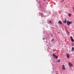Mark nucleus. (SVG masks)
Listing matches in <instances>:
<instances>
[{
	"label": "nucleus",
	"mask_w": 74,
	"mask_h": 74,
	"mask_svg": "<svg viewBox=\"0 0 74 74\" xmlns=\"http://www.w3.org/2000/svg\"><path fill=\"white\" fill-rule=\"evenodd\" d=\"M68 26H69V25H70L71 23H72V22L71 21H67L66 22Z\"/></svg>",
	"instance_id": "obj_1"
},
{
	"label": "nucleus",
	"mask_w": 74,
	"mask_h": 74,
	"mask_svg": "<svg viewBox=\"0 0 74 74\" xmlns=\"http://www.w3.org/2000/svg\"><path fill=\"white\" fill-rule=\"evenodd\" d=\"M53 57H54V58H56V59H58V56H56V55H55V54L53 53Z\"/></svg>",
	"instance_id": "obj_2"
},
{
	"label": "nucleus",
	"mask_w": 74,
	"mask_h": 74,
	"mask_svg": "<svg viewBox=\"0 0 74 74\" xmlns=\"http://www.w3.org/2000/svg\"><path fill=\"white\" fill-rule=\"evenodd\" d=\"M62 69H63L64 70L66 68H65V66H64V65L63 64L62 66Z\"/></svg>",
	"instance_id": "obj_3"
},
{
	"label": "nucleus",
	"mask_w": 74,
	"mask_h": 74,
	"mask_svg": "<svg viewBox=\"0 0 74 74\" xmlns=\"http://www.w3.org/2000/svg\"><path fill=\"white\" fill-rule=\"evenodd\" d=\"M68 64L70 67H73V64H72L70 62H69Z\"/></svg>",
	"instance_id": "obj_4"
},
{
	"label": "nucleus",
	"mask_w": 74,
	"mask_h": 74,
	"mask_svg": "<svg viewBox=\"0 0 74 74\" xmlns=\"http://www.w3.org/2000/svg\"><path fill=\"white\" fill-rule=\"evenodd\" d=\"M70 38L71 39V41H72V42H74V39L73 38V37H72V36L70 37Z\"/></svg>",
	"instance_id": "obj_5"
},
{
	"label": "nucleus",
	"mask_w": 74,
	"mask_h": 74,
	"mask_svg": "<svg viewBox=\"0 0 74 74\" xmlns=\"http://www.w3.org/2000/svg\"><path fill=\"white\" fill-rule=\"evenodd\" d=\"M65 21H63V22L64 23H66V22H67V19H66V18H65Z\"/></svg>",
	"instance_id": "obj_6"
},
{
	"label": "nucleus",
	"mask_w": 74,
	"mask_h": 74,
	"mask_svg": "<svg viewBox=\"0 0 74 74\" xmlns=\"http://www.w3.org/2000/svg\"><path fill=\"white\" fill-rule=\"evenodd\" d=\"M58 23L59 24H60L61 25L62 24V21H59L58 22Z\"/></svg>",
	"instance_id": "obj_7"
},
{
	"label": "nucleus",
	"mask_w": 74,
	"mask_h": 74,
	"mask_svg": "<svg viewBox=\"0 0 74 74\" xmlns=\"http://www.w3.org/2000/svg\"><path fill=\"white\" fill-rule=\"evenodd\" d=\"M66 55L67 56V58H69V54H66Z\"/></svg>",
	"instance_id": "obj_8"
},
{
	"label": "nucleus",
	"mask_w": 74,
	"mask_h": 74,
	"mask_svg": "<svg viewBox=\"0 0 74 74\" xmlns=\"http://www.w3.org/2000/svg\"><path fill=\"white\" fill-rule=\"evenodd\" d=\"M74 50V47H73L72 48V51L73 52V51Z\"/></svg>",
	"instance_id": "obj_9"
},
{
	"label": "nucleus",
	"mask_w": 74,
	"mask_h": 74,
	"mask_svg": "<svg viewBox=\"0 0 74 74\" xmlns=\"http://www.w3.org/2000/svg\"><path fill=\"white\" fill-rule=\"evenodd\" d=\"M38 7H41V4H40V3H39V5H38Z\"/></svg>",
	"instance_id": "obj_10"
},
{
	"label": "nucleus",
	"mask_w": 74,
	"mask_h": 74,
	"mask_svg": "<svg viewBox=\"0 0 74 74\" xmlns=\"http://www.w3.org/2000/svg\"><path fill=\"white\" fill-rule=\"evenodd\" d=\"M71 15V14H68V16H69L70 17Z\"/></svg>",
	"instance_id": "obj_11"
},
{
	"label": "nucleus",
	"mask_w": 74,
	"mask_h": 74,
	"mask_svg": "<svg viewBox=\"0 0 74 74\" xmlns=\"http://www.w3.org/2000/svg\"><path fill=\"white\" fill-rule=\"evenodd\" d=\"M54 40L53 39H52V40H51V42H52Z\"/></svg>",
	"instance_id": "obj_12"
},
{
	"label": "nucleus",
	"mask_w": 74,
	"mask_h": 74,
	"mask_svg": "<svg viewBox=\"0 0 74 74\" xmlns=\"http://www.w3.org/2000/svg\"><path fill=\"white\" fill-rule=\"evenodd\" d=\"M60 62V60H58V62Z\"/></svg>",
	"instance_id": "obj_13"
},
{
	"label": "nucleus",
	"mask_w": 74,
	"mask_h": 74,
	"mask_svg": "<svg viewBox=\"0 0 74 74\" xmlns=\"http://www.w3.org/2000/svg\"><path fill=\"white\" fill-rule=\"evenodd\" d=\"M49 23H52L51 22V21H49Z\"/></svg>",
	"instance_id": "obj_14"
},
{
	"label": "nucleus",
	"mask_w": 74,
	"mask_h": 74,
	"mask_svg": "<svg viewBox=\"0 0 74 74\" xmlns=\"http://www.w3.org/2000/svg\"><path fill=\"white\" fill-rule=\"evenodd\" d=\"M45 38H43V40H45Z\"/></svg>",
	"instance_id": "obj_15"
},
{
	"label": "nucleus",
	"mask_w": 74,
	"mask_h": 74,
	"mask_svg": "<svg viewBox=\"0 0 74 74\" xmlns=\"http://www.w3.org/2000/svg\"><path fill=\"white\" fill-rule=\"evenodd\" d=\"M44 0V1H45V0Z\"/></svg>",
	"instance_id": "obj_16"
},
{
	"label": "nucleus",
	"mask_w": 74,
	"mask_h": 74,
	"mask_svg": "<svg viewBox=\"0 0 74 74\" xmlns=\"http://www.w3.org/2000/svg\"><path fill=\"white\" fill-rule=\"evenodd\" d=\"M64 1V0H63V1Z\"/></svg>",
	"instance_id": "obj_17"
}]
</instances>
